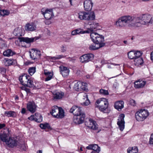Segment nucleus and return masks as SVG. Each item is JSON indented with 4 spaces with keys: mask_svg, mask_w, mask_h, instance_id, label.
Segmentation results:
<instances>
[{
    "mask_svg": "<svg viewBox=\"0 0 153 153\" xmlns=\"http://www.w3.org/2000/svg\"><path fill=\"white\" fill-rule=\"evenodd\" d=\"M5 61L6 64L8 66H10L11 65H14L16 64V61L13 59H9L8 58H5L4 59Z\"/></svg>",
    "mask_w": 153,
    "mask_h": 153,
    "instance_id": "obj_29",
    "label": "nucleus"
},
{
    "mask_svg": "<svg viewBox=\"0 0 153 153\" xmlns=\"http://www.w3.org/2000/svg\"><path fill=\"white\" fill-rule=\"evenodd\" d=\"M7 133H6L4 131L3 133L0 134V139L2 141L5 142L6 143L8 140L7 137L10 133L9 129L7 128Z\"/></svg>",
    "mask_w": 153,
    "mask_h": 153,
    "instance_id": "obj_22",
    "label": "nucleus"
},
{
    "mask_svg": "<svg viewBox=\"0 0 153 153\" xmlns=\"http://www.w3.org/2000/svg\"><path fill=\"white\" fill-rule=\"evenodd\" d=\"M70 111L71 113H73L74 116L84 113L81 108L77 106H73L70 109Z\"/></svg>",
    "mask_w": 153,
    "mask_h": 153,
    "instance_id": "obj_12",
    "label": "nucleus"
},
{
    "mask_svg": "<svg viewBox=\"0 0 153 153\" xmlns=\"http://www.w3.org/2000/svg\"><path fill=\"white\" fill-rule=\"evenodd\" d=\"M27 84H26L25 86L30 88L33 87L34 86L33 82L31 80L29 79L28 81L27 82Z\"/></svg>",
    "mask_w": 153,
    "mask_h": 153,
    "instance_id": "obj_47",
    "label": "nucleus"
},
{
    "mask_svg": "<svg viewBox=\"0 0 153 153\" xmlns=\"http://www.w3.org/2000/svg\"><path fill=\"white\" fill-rule=\"evenodd\" d=\"M90 36L91 40L94 43L99 45L100 47L105 45V44L103 43L104 41V37L102 35L93 32L90 33Z\"/></svg>",
    "mask_w": 153,
    "mask_h": 153,
    "instance_id": "obj_4",
    "label": "nucleus"
},
{
    "mask_svg": "<svg viewBox=\"0 0 153 153\" xmlns=\"http://www.w3.org/2000/svg\"><path fill=\"white\" fill-rule=\"evenodd\" d=\"M50 19H46L45 21V24L47 25H49L51 24V22L49 20Z\"/></svg>",
    "mask_w": 153,
    "mask_h": 153,
    "instance_id": "obj_56",
    "label": "nucleus"
},
{
    "mask_svg": "<svg viewBox=\"0 0 153 153\" xmlns=\"http://www.w3.org/2000/svg\"><path fill=\"white\" fill-rule=\"evenodd\" d=\"M35 38H29L28 37H19V40L20 42H24L27 43L33 42Z\"/></svg>",
    "mask_w": 153,
    "mask_h": 153,
    "instance_id": "obj_25",
    "label": "nucleus"
},
{
    "mask_svg": "<svg viewBox=\"0 0 153 153\" xmlns=\"http://www.w3.org/2000/svg\"><path fill=\"white\" fill-rule=\"evenodd\" d=\"M26 109L25 108H23L22 109L21 112L22 114H25L26 113Z\"/></svg>",
    "mask_w": 153,
    "mask_h": 153,
    "instance_id": "obj_58",
    "label": "nucleus"
},
{
    "mask_svg": "<svg viewBox=\"0 0 153 153\" xmlns=\"http://www.w3.org/2000/svg\"><path fill=\"white\" fill-rule=\"evenodd\" d=\"M153 23V18L150 14L146 13L122 16L116 22L115 25L120 28L127 26L129 27L136 28L142 25H149Z\"/></svg>",
    "mask_w": 153,
    "mask_h": 153,
    "instance_id": "obj_1",
    "label": "nucleus"
},
{
    "mask_svg": "<svg viewBox=\"0 0 153 153\" xmlns=\"http://www.w3.org/2000/svg\"><path fill=\"white\" fill-rule=\"evenodd\" d=\"M65 116L64 112L63 109L61 107H59L58 114L57 118H62Z\"/></svg>",
    "mask_w": 153,
    "mask_h": 153,
    "instance_id": "obj_33",
    "label": "nucleus"
},
{
    "mask_svg": "<svg viewBox=\"0 0 153 153\" xmlns=\"http://www.w3.org/2000/svg\"><path fill=\"white\" fill-rule=\"evenodd\" d=\"M87 84L84 82H81L80 90H85L87 89Z\"/></svg>",
    "mask_w": 153,
    "mask_h": 153,
    "instance_id": "obj_45",
    "label": "nucleus"
},
{
    "mask_svg": "<svg viewBox=\"0 0 153 153\" xmlns=\"http://www.w3.org/2000/svg\"><path fill=\"white\" fill-rule=\"evenodd\" d=\"M128 56L129 59H135L134 51H132L128 52Z\"/></svg>",
    "mask_w": 153,
    "mask_h": 153,
    "instance_id": "obj_38",
    "label": "nucleus"
},
{
    "mask_svg": "<svg viewBox=\"0 0 153 153\" xmlns=\"http://www.w3.org/2000/svg\"><path fill=\"white\" fill-rule=\"evenodd\" d=\"M102 47H100V45H99L95 44L91 45H90L89 47V48L90 50H95L97 49Z\"/></svg>",
    "mask_w": 153,
    "mask_h": 153,
    "instance_id": "obj_37",
    "label": "nucleus"
},
{
    "mask_svg": "<svg viewBox=\"0 0 153 153\" xmlns=\"http://www.w3.org/2000/svg\"><path fill=\"white\" fill-rule=\"evenodd\" d=\"M150 59L153 62V51L150 54Z\"/></svg>",
    "mask_w": 153,
    "mask_h": 153,
    "instance_id": "obj_60",
    "label": "nucleus"
},
{
    "mask_svg": "<svg viewBox=\"0 0 153 153\" xmlns=\"http://www.w3.org/2000/svg\"><path fill=\"white\" fill-rule=\"evenodd\" d=\"M67 48L65 46L62 45L61 47V52H65L66 51Z\"/></svg>",
    "mask_w": 153,
    "mask_h": 153,
    "instance_id": "obj_54",
    "label": "nucleus"
},
{
    "mask_svg": "<svg viewBox=\"0 0 153 153\" xmlns=\"http://www.w3.org/2000/svg\"><path fill=\"white\" fill-rule=\"evenodd\" d=\"M36 26L34 24L27 23L25 26V30L26 31H32L36 29Z\"/></svg>",
    "mask_w": 153,
    "mask_h": 153,
    "instance_id": "obj_24",
    "label": "nucleus"
},
{
    "mask_svg": "<svg viewBox=\"0 0 153 153\" xmlns=\"http://www.w3.org/2000/svg\"><path fill=\"white\" fill-rule=\"evenodd\" d=\"M17 146V147L20 148L22 150L25 151L27 149L24 144H21L18 143Z\"/></svg>",
    "mask_w": 153,
    "mask_h": 153,
    "instance_id": "obj_42",
    "label": "nucleus"
},
{
    "mask_svg": "<svg viewBox=\"0 0 153 153\" xmlns=\"http://www.w3.org/2000/svg\"><path fill=\"white\" fill-rule=\"evenodd\" d=\"M67 59H69V60L70 61H71L72 62H74V61L75 60V59H74L71 58L70 57L67 58Z\"/></svg>",
    "mask_w": 153,
    "mask_h": 153,
    "instance_id": "obj_61",
    "label": "nucleus"
},
{
    "mask_svg": "<svg viewBox=\"0 0 153 153\" xmlns=\"http://www.w3.org/2000/svg\"><path fill=\"white\" fill-rule=\"evenodd\" d=\"M41 12L46 19H51L54 16L52 9L43 8L41 10Z\"/></svg>",
    "mask_w": 153,
    "mask_h": 153,
    "instance_id": "obj_6",
    "label": "nucleus"
},
{
    "mask_svg": "<svg viewBox=\"0 0 153 153\" xmlns=\"http://www.w3.org/2000/svg\"><path fill=\"white\" fill-rule=\"evenodd\" d=\"M83 96V99L85 101L81 103L82 105L85 106H87L89 105L90 102L88 99V95L86 93H83L82 94Z\"/></svg>",
    "mask_w": 153,
    "mask_h": 153,
    "instance_id": "obj_26",
    "label": "nucleus"
},
{
    "mask_svg": "<svg viewBox=\"0 0 153 153\" xmlns=\"http://www.w3.org/2000/svg\"><path fill=\"white\" fill-rule=\"evenodd\" d=\"M100 93L104 95H107L109 94L108 90L101 89L100 90Z\"/></svg>",
    "mask_w": 153,
    "mask_h": 153,
    "instance_id": "obj_48",
    "label": "nucleus"
},
{
    "mask_svg": "<svg viewBox=\"0 0 153 153\" xmlns=\"http://www.w3.org/2000/svg\"><path fill=\"white\" fill-rule=\"evenodd\" d=\"M143 53L142 52L139 51H134L135 57V58H141L140 56H142Z\"/></svg>",
    "mask_w": 153,
    "mask_h": 153,
    "instance_id": "obj_44",
    "label": "nucleus"
},
{
    "mask_svg": "<svg viewBox=\"0 0 153 153\" xmlns=\"http://www.w3.org/2000/svg\"><path fill=\"white\" fill-rule=\"evenodd\" d=\"M134 64L137 66L141 65L143 63V59L141 58L134 59Z\"/></svg>",
    "mask_w": 153,
    "mask_h": 153,
    "instance_id": "obj_32",
    "label": "nucleus"
},
{
    "mask_svg": "<svg viewBox=\"0 0 153 153\" xmlns=\"http://www.w3.org/2000/svg\"><path fill=\"white\" fill-rule=\"evenodd\" d=\"M0 71L1 72V73L4 74H5L6 70V69L4 68H0Z\"/></svg>",
    "mask_w": 153,
    "mask_h": 153,
    "instance_id": "obj_55",
    "label": "nucleus"
},
{
    "mask_svg": "<svg viewBox=\"0 0 153 153\" xmlns=\"http://www.w3.org/2000/svg\"><path fill=\"white\" fill-rule=\"evenodd\" d=\"M149 143L150 144L153 145V134H151L149 139Z\"/></svg>",
    "mask_w": 153,
    "mask_h": 153,
    "instance_id": "obj_53",
    "label": "nucleus"
},
{
    "mask_svg": "<svg viewBox=\"0 0 153 153\" xmlns=\"http://www.w3.org/2000/svg\"><path fill=\"white\" fill-rule=\"evenodd\" d=\"M18 142L16 140L13 138L10 137L6 143L9 147H13L14 146H17Z\"/></svg>",
    "mask_w": 153,
    "mask_h": 153,
    "instance_id": "obj_15",
    "label": "nucleus"
},
{
    "mask_svg": "<svg viewBox=\"0 0 153 153\" xmlns=\"http://www.w3.org/2000/svg\"><path fill=\"white\" fill-rule=\"evenodd\" d=\"M24 88V90L25 91L27 92H30V89L26 88Z\"/></svg>",
    "mask_w": 153,
    "mask_h": 153,
    "instance_id": "obj_63",
    "label": "nucleus"
},
{
    "mask_svg": "<svg viewBox=\"0 0 153 153\" xmlns=\"http://www.w3.org/2000/svg\"><path fill=\"white\" fill-rule=\"evenodd\" d=\"M59 68L60 73L63 77H65L68 76L70 72V70L68 67L62 66H60Z\"/></svg>",
    "mask_w": 153,
    "mask_h": 153,
    "instance_id": "obj_16",
    "label": "nucleus"
},
{
    "mask_svg": "<svg viewBox=\"0 0 153 153\" xmlns=\"http://www.w3.org/2000/svg\"><path fill=\"white\" fill-rule=\"evenodd\" d=\"M4 114L6 116L8 117H14L16 116V112L13 111H5Z\"/></svg>",
    "mask_w": 153,
    "mask_h": 153,
    "instance_id": "obj_31",
    "label": "nucleus"
},
{
    "mask_svg": "<svg viewBox=\"0 0 153 153\" xmlns=\"http://www.w3.org/2000/svg\"><path fill=\"white\" fill-rule=\"evenodd\" d=\"M30 77L29 75H27L26 74H25L24 75V78L23 81L22 83V85H23L25 86L26 84H27V82L28 81L29 79L28 78Z\"/></svg>",
    "mask_w": 153,
    "mask_h": 153,
    "instance_id": "obj_39",
    "label": "nucleus"
},
{
    "mask_svg": "<svg viewBox=\"0 0 153 153\" xmlns=\"http://www.w3.org/2000/svg\"><path fill=\"white\" fill-rule=\"evenodd\" d=\"M124 102L123 101H118L115 102L114 107L116 109L120 111L124 108Z\"/></svg>",
    "mask_w": 153,
    "mask_h": 153,
    "instance_id": "obj_19",
    "label": "nucleus"
},
{
    "mask_svg": "<svg viewBox=\"0 0 153 153\" xmlns=\"http://www.w3.org/2000/svg\"><path fill=\"white\" fill-rule=\"evenodd\" d=\"M84 113L80 115L74 116V122L76 124H80L82 123L85 117Z\"/></svg>",
    "mask_w": 153,
    "mask_h": 153,
    "instance_id": "obj_11",
    "label": "nucleus"
},
{
    "mask_svg": "<svg viewBox=\"0 0 153 153\" xmlns=\"http://www.w3.org/2000/svg\"><path fill=\"white\" fill-rule=\"evenodd\" d=\"M53 76V74L52 73L50 74L47 76L45 78V81H48L51 80L52 79Z\"/></svg>",
    "mask_w": 153,
    "mask_h": 153,
    "instance_id": "obj_49",
    "label": "nucleus"
},
{
    "mask_svg": "<svg viewBox=\"0 0 153 153\" xmlns=\"http://www.w3.org/2000/svg\"><path fill=\"white\" fill-rule=\"evenodd\" d=\"M129 102L130 105H131L133 106H135L136 105L135 101L133 99L131 100H130Z\"/></svg>",
    "mask_w": 153,
    "mask_h": 153,
    "instance_id": "obj_52",
    "label": "nucleus"
},
{
    "mask_svg": "<svg viewBox=\"0 0 153 153\" xmlns=\"http://www.w3.org/2000/svg\"><path fill=\"white\" fill-rule=\"evenodd\" d=\"M124 117L125 115L124 114H120L117 119V124L118 126L119 129L121 131H123L125 128Z\"/></svg>",
    "mask_w": 153,
    "mask_h": 153,
    "instance_id": "obj_8",
    "label": "nucleus"
},
{
    "mask_svg": "<svg viewBox=\"0 0 153 153\" xmlns=\"http://www.w3.org/2000/svg\"><path fill=\"white\" fill-rule=\"evenodd\" d=\"M93 4V3L91 0H86L83 3L85 10L87 11L91 10Z\"/></svg>",
    "mask_w": 153,
    "mask_h": 153,
    "instance_id": "obj_18",
    "label": "nucleus"
},
{
    "mask_svg": "<svg viewBox=\"0 0 153 153\" xmlns=\"http://www.w3.org/2000/svg\"><path fill=\"white\" fill-rule=\"evenodd\" d=\"M146 82L143 81L138 80L134 82V87L136 88H141L143 87L146 85Z\"/></svg>",
    "mask_w": 153,
    "mask_h": 153,
    "instance_id": "obj_23",
    "label": "nucleus"
},
{
    "mask_svg": "<svg viewBox=\"0 0 153 153\" xmlns=\"http://www.w3.org/2000/svg\"><path fill=\"white\" fill-rule=\"evenodd\" d=\"M81 34V29L79 28L72 31L71 34L72 36H74L79 34Z\"/></svg>",
    "mask_w": 153,
    "mask_h": 153,
    "instance_id": "obj_35",
    "label": "nucleus"
},
{
    "mask_svg": "<svg viewBox=\"0 0 153 153\" xmlns=\"http://www.w3.org/2000/svg\"><path fill=\"white\" fill-rule=\"evenodd\" d=\"M39 126L42 129H50L51 128L50 126L48 123L45 124H40Z\"/></svg>",
    "mask_w": 153,
    "mask_h": 153,
    "instance_id": "obj_36",
    "label": "nucleus"
},
{
    "mask_svg": "<svg viewBox=\"0 0 153 153\" xmlns=\"http://www.w3.org/2000/svg\"><path fill=\"white\" fill-rule=\"evenodd\" d=\"M59 110V107L56 106H54L52 108V111L51 112V113L53 117L57 118Z\"/></svg>",
    "mask_w": 153,
    "mask_h": 153,
    "instance_id": "obj_27",
    "label": "nucleus"
},
{
    "mask_svg": "<svg viewBox=\"0 0 153 153\" xmlns=\"http://www.w3.org/2000/svg\"><path fill=\"white\" fill-rule=\"evenodd\" d=\"M87 24L90 26L89 30L92 32L97 29V28L99 25V24L95 22H89Z\"/></svg>",
    "mask_w": 153,
    "mask_h": 153,
    "instance_id": "obj_17",
    "label": "nucleus"
},
{
    "mask_svg": "<svg viewBox=\"0 0 153 153\" xmlns=\"http://www.w3.org/2000/svg\"><path fill=\"white\" fill-rule=\"evenodd\" d=\"M81 82H78L75 83L74 89L76 91H80Z\"/></svg>",
    "mask_w": 153,
    "mask_h": 153,
    "instance_id": "obj_40",
    "label": "nucleus"
},
{
    "mask_svg": "<svg viewBox=\"0 0 153 153\" xmlns=\"http://www.w3.org/2000/svg\"><path fill=\"white\" fill-rule=\"evenodd\" d=\"M94 55L92 53H88L82 55L80 57V61L82 63H85L93 59Z\"/></svg>",
    "mask_w": 153,
    "mask_h": 153,
    "instance_id": "obj_7",
    "label": "nucleus"
},
{
    "mask_svg": "<svg viewBox=\"0 0 153 153\" xmlns=\"http://www.w3.org/2000/svg\"><path fill=\"white\" fill-rule=\"evenodd\" d=\"M51 73L49 72H44V74H45L46 76L50 74H51Z\"/></svg>",
    "mask_w": 153,
    "mask_h": 153,
    "instance_id": "obj_62",
    "label": "nucleus"
},
{
    "mask_svg": "<svg viewBox=\"0 0 153 153\" xmlns=\"http://www.w3.org/2000/svg\"><path fill=\"white\" fill-rule=\"evenodd\" d=\"M30 55L32 59L35 60L40 58L41 56L40 51L35 49H32L29 51Z\"/></svg>",
    "mask_w": 153,
    "mask_h": 153,
    "instance_id": "obj_9",
    "label": "nucleus"
},
{
    "mask_svg": "<svg viewBox=\"0 0 153 153\" xmlns=\"http://www.w3.org/2000/svg\"><path fill=\"white\" fill-rule=\"evenodd\" d=\"M5 124H1L0 123V129H1L5 126Z\"/></svg>",
    "mask_w": 153,
    "mask_h": 153,
    "instance_id": "obj_59",
    "label": "nucleus"
},
{
    "mask_svg": "<svg viewBox=\"0 0 153 153\" xmlns=\"http://www.w3.org/2000/svg\"><path fill=\"white\" fill-rule=\"evenodd\" d=\"M9 14V12L7 10H0V15L4 16L5 15H7Z\"/></svg>",
    "mask_w": 153,
    "mask_h": 153,
    "instance_id": "obj_43",
    "label": "nucleus"
},
{
    "mask_svg": "<svg viewBox=\"0 0 153 153\" xmlns=\"http://www.w3.org/2000/svg\"><path fill=\"white\" fill-rule=\"evenodd\" d=\"M29 74L31 76L33 75V74L36 72V68L35 67H31L30 68L28 71Z\"/></svg>",
    "mask_w": 153,
    "mask_h": 153,
    "instance_id": "obj_41",
    "label": "nucleus"
},
{
    "mask_svg": "<svg viewBox=\"0 0 153 153\" xmlns=\"http://www.w3.org/2000/svg\"><path fill=\"white\" fill-rule=\"evenodd\" d=\"M35 115L36 116V122L40 123L42 121V117L40 114L36 113L35 114Z\"/></svg>",
    "mask_w": 153,
    "mask_h": 153,
    "instance_id": "obj_34",
    "label": "nucleus"
},
{
    "mask_svg": "<svg viewBox=\"0 0 153 153\" xmlns=\"http://www.w3.org/2000/svg\"><path fill=\"white\" fill-rule=\"evenodd\" d=\"M36 116L35 115H31L28 118V119L31 121H36Z\"/></svg>",
    "mask_w": 153,
    "mask_h": 153,
    "instance_id": "obj_50",
    "label": "nucleus"
},
{
    "mask_svg": "<svg viewBox=\"0 0 153 153\" xmlns=\"http://www.w3.org/2000/svg\"><path fill=\"white\" fill-rule=\"evenodd\" d=\"M66 56H63L62 55H57L55 56L51 57V59L52 60H56L62 58H64Z\"/></svg>",
    "mask_w": 153,
    "mask_h": 153,
    "instance_id": "obj_46",
    "label": "nucleus"
},
{
    "mask_svg": "<svg viewBox=\"0 0 153 153\" xmlns=\"http://www.w3.org/2000/svg\"><path fill=\"white\" fill-rule=\"evenodd\" d=\"M23 78H24V76H20L19 77V81L21 82V83L22 84V82H23Z\"/></svg>",
    "mask_w": 153,
    "mask_h": 153,
    "instance_id": "obj_57",
    "label": "nucleus"
},
{
    "mask_svg": "<svg viewBox=\"0 0 153 153\" xmlns=\"http://www.w3.org/2000/svg\"><path fill=\"white\" fill-rule=\"evenodd\" d=\"M149 114V112L147 110L140 109L135 113V118L138 121H143L146 118Z\"/></svg>",
    "mask_w": 153,
    "mask_h": 153,
    "instance_id": "obj_5",
    "label": "nucleus"
},
{
    "mask_svg": "<svg viewBox=\"0 0 153 153\" xmlns=\"http://www.w3.org/2000/svg\"><path fill=\"white\" fill-rule=\"evenodd\" d=\"M24 30L21 26L15 28L13 31V34L17 36H22L24 34Z\"/></svg>",
    "mask_w": 153,
    "mask_h": 153,
    "instance_id": "obj_21",
    "label": "nucleus"
},
{
    "mask_svg": "<svg viewBox=\"0 0 153 153\" xmlns=\"http://www.w3.org/2000/svg\"><path fill=\"white\" fill-rule=\"evenodd\" d=\"M78 18L82 20L93 21L95 19V15L93 11H82L78 13Z\"/></svg>",
    "mask_w": 153,
    "mask_h": 153,
    "instance_id": "obj_2",
    "label": "nucleus"
},
{
    "mask_svg": "<svg viewBox=\"0 0 153 153\" xmlns=\"http://www.w3.org/2000/svg\"><path fill=\"white\" fill-rule=\"evenodd\" d=\"M128 153H137L138 150L137 146L129 147L127 150Z\"/></svg>",
    "mask_w": 153,
    "mask_h": 153,
    "instance_id": "obj_30",
    "label": "nucleus"
},
{
    "mask_svg": "<svg viewBox=\"0 0 153 153\" xmlns=\"http://www.w3.org/2000/svg\"><path fill=\"white\" fill-rule=\"evenodd\" d=\"M64 95V92L61 91H56L53 93V97L54 99L59 100L63 97Z\"/></svg>",
    "mask_w": 153,
    "mask_h": 153,
    "instance_id": "obj_20",
    "label": "nucleus"
},
{
    "mask_svg": "<svg viewBox=\"0 0 153 153\" xmlns=\"http://www.w3.org/2000/svg\"><path fill=\"white\" fill-rule=\"evenodd\" d=\"M85 124L88 128L94 130H96L98 127L96 122L91 119H89L88 121L85 122Z\"/></svg>",
    "mask_w": 153,
    "mask_h": 153,
    "instance_id": "obj_10",
    "label": "nucleus"
},
{
    "mask_svg": "<svg viewBox=\"0 0 153 153\" xmlns=\"http://www.w3.org/2000/svg\"><path fill=\"white\" fill-rule=\"evenodd\" d=\"M89 28L88 29V30H85V31H82V30L81 29V34H84L85 33H91L92 32H93L92 31H91L89 30Z\"/></svg>",
    "mask_w": 153,
    "mask_h": 153,
    "instance_id": "obj_51",
    "label": "nucleus"
},
{
    "mask_svg": "<svg viewBox=\"0 0 153 153\" xmlns=\"http://www.w3.org/2000/svg\"><path fill=\"white\" fill-rule=\"evenodd\" d=\"M94 105L95 108H98L101 111L106 113L105 111L108 107V102L106 98H102L96 101Z\"/></svg>",
    "mask_w": 153,
    "mask_h": 153,
    "instance_id": "obj_3",
    "label": "nucleus"
},
{
    "mask_svg": "<svg viewBox=\"0 0 153 153\" xmlns=\"http://www.w3.org/2000/svg\"><path fill=\"white\" fill-rule=\"evenodd\" d=\"M86 149L89 150H92V151L96 152L97 153H99L100 151V148L98 145L96 144H89L86 147Z\"/></svg>",
    "mask_w": 153,
    "mask_h": 153,
    "instance_id": "obj_13",
    "label": "nucleus"
},
{
    "mask_svg": "<svg viewBox=\"0 0 153 153\" xmlns=\"http://www.w3.org/2000/svg\"><path fill=\"white\" fill-rule=\"evenodd\" d=\"M37 153H42V151L41 150H39L37 152Z\"/></svg>",
    "mask_w": 153,
    "mask_h": 153,
    "instance_id": "obj_64",
    "label": "nucleus"
},
{
    "mask_svg": "<svg viewBox=\"0 0 153 153\" xmlns=\"http://www.w3.org/2000/svg\"><path fill=\"white\" fill-rule=\"evenodd\" d=\"M27 107L30 112L34 113L36 111L37 106L35 102L33 101L29 102L27 104Z\"/></svg>",
    "mask_w": 153,
    "mask_h": 153,
    "instance_id": "obj_14",
    "label": "nucleus"
},
{
    "mask_svg": "<svg viewBox=\"0 0 153 153\" xmlns=\"http://www.w3.org/2000/svg\"><path fill=\"white\" fill-rule=\"evenodd\" d=\"M16 53L15 52L13 51L10 49L5 50L3 53V55L4 56L7 57L13 56Z\"/></svg>",
    "mask_w": 153,
    "mask_h": 153,
    "instance_id": "obj_28",
    "label": "nucleus"
}]
</instances>
